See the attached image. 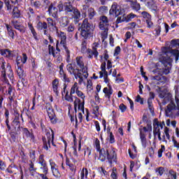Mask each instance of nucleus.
I'll return each instance as SVG.
<instances>
[{"label":"nucleus","instance_id":"nucleus-1","mask_svg":"<svg viewBox=\"0 0 179 179\" xmlns=\"http://www.w3.org/2000/svg\"><path fill=\"white\" fill-rule=\"evenodd\" d=\"M66 70L71 76H74V78L78 79V84L82 85L84 78L87 79L89 77L88 67L85 65L83 57L78 56L76 57V62L72 61L66 66Z\"/></svg>","mask_w":179,"mask_h":179},{"label":"nucleus","instance_id":"nucleus-2","mask_svg":"<svg viewBox=\"0 0 179 179\" xmlns=\"http://www.w3.org/2000/svg\"><path fill=\"white\" fill-rule=\"evenodd\" d=\"M94 146L96 152H99V160L104 162L108 160L110 165L117 162V150L113 148H102L100 146V141L96 138Z\"/></svg>","mask_w":179,"mask_h":179},{"label":"nucleus","instance_id":"nucleus-3","mask_svg":"<svg viewBox=\"0 0 179 179\" xmlns=\"http://www.w3.org/2000/svg\"><path fill=\"white\" fill-rule=\"evenodd\" d=\"M77 94V96L78 97H74L76 99V101H74V111L77 113V107L78 108L79 111H81L83 113H85V94L79 90V86L78 85V83H75L74 85L72 86L70 92V95H69V92L66 91V94L65 95V99L69 102L73 101V94Z\"/></svg>","mask_w":179,"mask_h":179},{"label":"nucleus","instance_id":"nucleus-4","mask_svg":"<svg viewBox=\"0 0 179 179\" xmlns=\"http://www.w3.org/2000/svg\"><path fill=\"white\" fill-rule=\"evenodd\" d=\"M109 15L117 17L116 21L117 24H121L124 22H129L137 17V15L133 13L125 16V10L116 2H114L111 6V8L109 10Z\"/></svg>","mask_w":179,"mask_h":179},{"label":"nucleus","instance_id":"nucleus-5","mask_svg":"<svg viewBox=\"0 0 179 179\" xmlns=\"http://www.w3.org/2000/svg\"><path fill=\"white\" fill-rule=\"evenodd\" d=\"M159 91L160 92L159 96L161 99H164V104H166L167 102L171 101L169 104L166 106V116L171 117L173 116V111L179 110V98L176 96L175 101L176 105L173 101H172V96L169 93H166L164 91H162L161 87H159Z\"/></svg>","mask_w":179,"mask_h":179},{"label":"nucleus","instance_id":"nucleus-6","mask_svg":"<svg viewBox=\"0 0 179 179\" xmlns=\"http://www.w3.org/2000/svg\"><path fill=\"white\" fill-rule=\"evenodd\" d=\"M95 27L93 24L89 22V20L85 18L79 27L78 30L80 32V36L85 39L87 40L93 36Z\"/></svg>","mask_w":179,"mask_h":179},{"label":"nucleus","instance_id":"nucleus-7","mask_svg":"<svg viewBox=\"0 0 179 179\" xmlns=\"http://www.w3.org/2000/svg\"><path fill=\"white\" fill-rule=\"evenodd\" d=\"M50 131H46V137H42L43 148H44L47 151L49 150L50 148H51V143L53 146H56L54 143V137L55 136V134L54 133V130H52V129H50Z\"/></svg>","mask_w":179,"mask_h":179},{"label":"nucleus","instance_id":"nucleus-8","mask_svg":"<svg viewBox=\"0 0 179 179\" xmlns=\"http://www.w3.org/2000/svg\"><path fill=\"white\" fill-rule=\"evenodd\" d=\"M165 125L164 121L162 122H159L158 121L157 118H155L153 120V134L155 138L157 136L159 141H165L166 140V136L164 135L162 136V138L161 137V129H163L164 126Z\"/></svg>","mask_w":179,"mask_h":179},{"label":"nucleus","instance_id":"nucleus-9","mask_svg":"<svg viewBox=\"0 0 179 179\" xmlns=\"http://www.w3.org/2000/svg\"><path fill=\"white\" fill-rule=\"evenodd\" d=\"M59 38L60 39V45L63 46L66 52V61L68 64L71 62V52L69 50L66 44V34L64 31H60L59 34H57Z\"/></svg>","mask_w":179,"mask_h":179},{"label":"nucleus","instance_id":"nucleus-10","mask_svg":"<svg viewBox=\"0 0 179 179\" xmlns=\"http://www.w3.org/2000/svg\"><path fill=\"white\" fill-rule=\"evenodd\" d=\"M1 81L3 83L0 84V95H11L14 88L10 85L8 78L5 79L1 78Z\"/></svg>","mask_w":179,"mask_h":179},{"label":"nucleus","instance_id":"nucleus-11","mask_svg":"<svg viewBox=\"0 0 179 179\" xmlns=\"http://www.w3.org/2000/svg\"><path fill=\"white\" fill-rule=\"evenodd\" d=\"M45 107V110L50 122L52 124H57V115H55V111L54 110V108H52L51 103H46Z\"/></svg>","mask_w":179,"mask_h":179},{"label":"nucleus","instance_id":"nucleus-12","mask_svg":"<svg viewBox=\"0 0 179 179\" xmlns=\"http://www.w3.org/2000/svg\"><path fill=\"white\" fill-rule=\"evenodd\" d=\"M17 76L21 79V81H19L17 84V87H19V89L20 88L23 89L24 87L27 86V81L25 79L26 75L23 70V66L17 67Z\"/></svg>","mask_w":179,"mask_h":179},{"label":"nucleus","instance_id":"nucleus-13","mask_svg":"<svg viewBox=\"0 0 179 179\" xmlns=\"http://www.w3.org/2000/svg\"><path fill=\"white\" fill-rule=\"evenodd\" d=\"M161 62L164 66L162 70L163 74L166 76L169 75L171 70L172 59L170 57H164Z\"/></svg>","mask_w":179,"mask_h":179},{"label":"nucleus","instance_id":"nucleus-14","mask_svg":"<svg viewBox=\"0 0 179 179\" xmlns=\"http://www.w3.org/2000/svg\"><path fill=\"white\" fill-rule=\"evenodd\" d=\"M48 13L50 17H53L54 19L57 20L58 18V8L54 3H51L50 5L48 6Z\"/></svg>","mask_w":179,"mask_h":179},{"label":"nucleus","instance_id":"nucleus-15","mask_svg":"<svg viewBox=\"0 0 179 179\" xmlns=\"http://www.w3.org/2000/svg\"><path fill=\"white\" fill-rule=\"evenodd\" d=\"M59 78L61 80L64 82L65 83H71V78L69 77V76L66 73V72L64 71V64L62 63L59 66Z\"/></svg>","mask_w":179,"mask_h":179},{"label":"nucleus","instance_id":"nucleus-16","mask_svg":"<svg viewBox=\"0 0 179 179\" xmlns=\"http://www.w3.org/2000/svg\"><path fill=\"white\" fill-rule=\"evenodd\" d=\"M48 52L49 55H52L54 58H57L59 63H60L61 61H62V58L60 53L55 52V48H54V47H52L51 45H48Z\"/></svg>","mask_w":179,"mask_h":179},{"label":"nucleus","instance_id":"nucleus-17","mask_svg":"<svg viewBox=\"0 0 179 179\" xmlns=\"http://www.w3.org/2000/svg\"><path fill=\"white\" fill-rule=\"evenodd\" d=\"M47 22L48 27L51 31L54 32L58 31V29L57 27V22H55V20H52V18L51 17H48Z\"/></svg>","mask_w":179,"mask_h":179},{"label":"nucleus","instance_id":"nucleus-18","mask_svg":"<svg viewBox=\"0 0 179 179\" xmlns=\"http://www.w3.org/2000/svg\"><path fill=\"white\" fill-rule=\"evenodd\" d=\"M6 62L3 59L0 60V65H1L0 75H1V79H4V80H6V78H6Z\"/></svg>","mask_w":179,"mask_h":179},{"label":"nucleus","instance_id":"nucleus-19","mask_svg":"<svg viewBox=\"0 0 179 179\" xmlns=\"http://www.w3.org/2000/svg\"><path fill=\"white\" fill-rule=\"evenodd\" d=\"M0 54L5 58H8V59H13L15 56L14 54L9 49H1L0 50Z\"/></svg>","mask_w":179,"mask_h":179},{"label":"nucleus","instance_id":"nucleus-20","mask_svg":"<svg viewBox=\"0 0 179 179\" xmlns=\"http://www.w3.org/2000/svg\"><path fill=\"white\" fill-rule=\"evenodd\" d=\"M152 80L158 81L157 84L160 85L161 83L162 84L166 83V82L168 81V78L164 76H152Z\"/></svg>","mask_w":179,"mask_h":179},{"label":"nucleus","instance_id":"nucleus-21","mask_svg":"<svg viewBox=\"0 0 179 179\" xmlns=\"http://www.w3.org/2000/svg\"><path fill=\"white\" fill-rule=\"evenodd\" d=\"M11 23L13 25L14 28L18 30L20 33H25L26 28L24 27V26L20 24L17 20H13Z\"/></svg>","mask_w":179,"mask_h":179},{"label":"nucleus","instance_id":"nucleus-22","mask_svg":"<svg viewBox=\"0 0 179 179\" xmlns=\"http://www.w3.org/2000/svg\"><path fill=\"white\" fill-rule=\"evenodd\" d=\"M23 131V134L26 136L27 138H30L33 143L36 142L35 136L33 132H30L27 127H22Z\"/></svg>","mask_w":179,"mask_h":179},{"label":"nucleus","instance_id":"nucleus-23","mask_svg":"<svg viewBox=\"0 0 179 179\" xmlns=\"http://www.w3.org/2000/svg\"><path fill=\"white\" fill-rule=\"evenodd\" d=\"M59 79L58 78H55L53 81L52 82V88L53 92L58 96L59 95V91H58V87H59Z\"/></svg>","mask_w":179,"mask_h":179},{"label":"nucleus","instance_id":"nucleus-24","mask_svg":"<svg viewBox=\"0 0 179 179\" xmlns=\"http://www.w3.org/2000/svg\"><path fill=\"white\" fill-rule=\"evenodd\" d=\"M73 12V18L74 19V24H77L79 23L80 19L81 17L80 12L77 8H74Z\"/></svg>","mask_w":179,"mask_h":179},{"label":"nucleus","instance_id":"nucleus-25","mask_svg":"<svg viewBox=\"0 0 179 179\" xmlns=\"http://www.w3.org/2000/svg\"><path fill=\"white\" fill-rule=\"evenodd\" d=\"M28 28H29V31H31V33L32 34L34 39H35L36 41H38V34L35 28L34 27L33 24L31 22H28Z\"/></svg>","mask_w":179,"mask_h":179},{"label":"nucleus","instance_id":"nucleus-26","mask_svg":"<svg viewBox=\"0 0 179 179\" xmlns=\"http://www.w3.org/2000/svg\"><path fill=\"white\" fill-rule=\"evenodd\" d=\"M36 29L39 31H41L43 29H48V23L46 22H38L37 24H36Z\"/></svg>","mask_w":179,"mask_h":179},{"label":"nucleus","instance_id":"nucleus-27","mask_svg":"<svg viewBox=\"0 0 179 179\" xmlns=\"http://www.w3.org/2000/svg\"><path fill=\"white\" fill-rule=\"evenodd\" d=\"M7 69H8L7 72V76L9 78V80L11 81V83H13L14 74H13V70L11 69L10 64H8Z\"/></svg>","mask_w":179,"mask_h":179},{"label":"nucleus","instance_id":"nucleus-28","mask_svg":"<svg viewBox=\"0 0 179 179\" xmlns=\"http://www.w3.org/2000/svg\"><path fill=\"white\" fill-rule=\"evenodd\" d=\"M12 15H13V18L14 19H19L21 17L20 10L16 6L13 8Z\"/></svg>","mask_w":179,"mask_h":179},{"label":"nucleus","instance_id":"nucleus-29","mask_svg":"<svg viewBox=\"0 0 179 179\" xmlns=\"http://www.w3.org/2000/svg\"><path fill=\"white\" fill-rule=\"evenodd\" d=\"M41 167L40 169L42 171L43 173L48 174L49 173V168L47 162L40 164Z\"/></svg>","mask_w":179,"mask_h":179},{"label":"nucleus","instance_id":"nucleus-30","mask_svg":"<svg viewBox=\"0 0 179 179\" xmlns=\"http://www.w3.org/2000/svg\"><path fill=\"white\" fill-rule=\"evenodd\" d=\"M89 171L87 168L83 167L80 172V179H87Z\"/></svg>","mask_w":179,"mask_h":179},{"label":"nucleus","instance_id":"nucleus-31","mask_svg":"<svg viewBox=\"0 0 179 179\" xmlns=\"http://www.w3.org/2000/svg\"><path fill=\"white\" fill-rule=\"evenodd\" d=\"M103 93L106 94V96L108 99H110V96H111L112 94H113V89H112L111 86L109 85V89H108L107 87H105V88L103 90Z\"/></svg>","mask_w":179,"mask_h":179},{"label":"nucleus","instance_id":"nucleus-32","mask_svg":"<svg viewBox=\"0 0 179 179\" xmlns=\"http://www.w3.org/2000/svg\"><path fill=\"white\" fill-rule=\"evenodd\" d=\"M6 29H7V31H8V36L11 38H14V36H15V34H14V31L13 29V27L8 24H6Z\"/></svg>","mask_w":179,"mask_h":179},{"label":"nucleus","instance_id":"nucleus-33","mask_svg":"<svg viewBox=\"0 0 179 179\" xmlns=\"http://www.w3.org/2000/svg\"><path fill=\"white\" fill-rule=\"evenodd\" d=\"M69 24V20L67 17H62V20H60V25L62 27H66Z\"/></svg>","mask_w":179,"mask_h":179},{"label":"nucleus","instance_id":"nucleus-34","mask_svg":"<svg viewBox=\"0 0 179 179\" xmlns=\"http://www.w3.org/2000/svg\"><path fill=\"white\" fill-rule=\"evenodd\" d=\"M170 52H171V55H172L174 57L176 62H177L179 59V50H171Z\"/></svg>","mask_w":179,"mask_h":179},{"label":"nucleus","instance_id":"nucleus-35","mask_svg":"<svg viewBox=\"0 0 179 179\" xmlns=\"http://www.w3.org/2000/svg\"><path fill=\"white\" fill-rule=\"evenodd\" d=\"M140 138L143 145H146V135L142 132V130L140 131Z\"/></svg>","mask_w":179,"mask_h":179},{"label":"nucleus","instance_id":"nucleus-36","mask_svg":"<svg viewBox=\"0 0 179 179\" xmlns=\"http://www.w3.org/2000/svg\"><path fill=\"white\" fill-rule=\"evenodd\" d=\"M13 123L17 127V131L20 130L22 127H20V117H15Z\"/></svg>","mask_w":179,"mask_h":179},{"label":"nucleus","instance_id":"nucleus-37","mask_svg":"<svg viewBox=\"0 0 179 179\" xmlns=\"http://www.w3.org/2000/svg\"><path fill=\"white\" fill-rule=\"evenodd\" d=\"M74 8H73L72 5H71L70 3H68V4L65 5L64 10H65V12L69 13L70 12H73L74 10Z\"/></svg>","mask_w":179,"mask_h":179},{"label":"nucleus","instance_id":"nucleus-38","mask_svg":"<svg viewBox=\"0 0 179 179\" xmlns=\"http://www.w3.org/2000/svg\"><path fill=\"white\" fill-rule=\"evenodd\" d=\"M49 164L50 166L51 171L58 168V166L52 159H49Z\"/></svg>","mask_w":179,"mask_h":179},{"label":"nucleus","instance_id":"nucleus-39","mask_svg":"<svg viewBox=\"0 0 179 179\" xmlns=\"http://www.w3.org/2000/svg\"><path fill=\"white\" fill-rule=\"evenodd\" d=\"M110 177L112 179H118L117 171L115 167H113Z\"/></svg>","mask_w":179,"mask_h":179},{"label":"nucleus","instance_id":"nucleus-40","mask_svg":"<svg viewBox=\"0 0 179 179\" xmlns=\"http://www.w3.org/2000/svg\"><path fill=\"white\" fill-rule=\"evenodd\" d=\"M87 43L85 40L83 41L82 43H81V52L83 53L87 51Z\"/></svg>","mask_w":179,"mask_h":179},{"label":"nucleus","instance_id":"nucleus-41","mask_svg":"<svg viewBox=\"0 0 179 179\" xmlns=\"http://www.w3.org/2000/svg\"><path fill=\"white\" fill-rule=\"evenodd\" d=\"M96 14V13L94 10V8H90V13H89V15H88L89 19L92 20L95 17Z\"/></svg>","mask_w":179,"mask_h":179},{"label":"nucleus","instance_id":"nucleus-42","mask_svg":"<svg viewBox=\"0 0 179 179\" xmlns=\"http://www.w3.org/2000/svg\"><path fill=\"white\" fill-rule=\"evenodd\" d=\"M131 6L133 9L136 10V12H138V10H141V4L138 3L137 1H136V3H131Z\"/></svg>","mask_w":179,"mask_h":179},{"label":"nucleus","instance_id":"nucleus-43","mask_svg":"<svg viewBox=\"0 0 179 179\" xmlns=\"http://www.w3.org/2000/svg\"><path fill=\"white\" fill-rule=\"evenodd\" d=\"M164 171H165V169H164V168L163 166H159V167H158V168L155 170V172H156L157 173H159V175L160 176H162L164 174Z\"/></svg>","mask_w":179,"mask_h":179},{"label":"nucleus","instance_id":"nucleus-44","mask_svg":"<svg viewBox=\"0 0 179 179\" xmlns=\"http://www.w3.org/2000/svg\"><path fill=\"white\" fill-rule=\"evenodd\" d=\"M29 158L33 161H36V151L34 150H29Z\"/></svg>","mask_w":179,"mask_h":179},{"label":"nucleus","instance_id":"nucleus-45","mask_svg":"<svg viewBox=\"0 0 179 179\" xmlns=\"http://www.w3.org/2000/svg\"><path fill=\"white\" fill-rule=\"evenodd\" d=\"M141 15L144 19L150 20L151 19V15L146 11H143Z\"/></svg>","mask_w":179,"mask_h":179},{"label":"nucleus","instance_id":"nucleus-46","mask_svg":"<svg viewBox=\"0 0 179 179\" xmlns=\"http://www.w3.org/2000/svg\"><path fill=\"white\" fill-rule=\"evenodd\" d=\"M52 175L56 177V178H58L60 176V173H59V169H58V167L52 170Z\"/></svg>","mask_w":179,"mask_h":179},{"label":"nucleus","instance_id":"nucleus-47","mask_svg":"<svg viewBox=\"0 0 179 179\" xmlns=\"http://www.w3.org/2000/svg\"><path fill=\"white\" fill-rule=\"evenodd\" d=\"M10 136L12 141L13 142H15L17 136V134L16 132L11 131V132H10Z\"/></svg>","mask_w":179,"mask_h":179},{"label":"nucleus","instance_id":"nucleus-48","mask_svg":"<svg viewBox=\"0 0 179 179\" xmlns=\"http://www.w3.org/2000/svg\"><path fill=\"white\" fill-rule=\"evenodd\" d=\"M44 157H45L44 155H39V157H38V164H41L46 162V161H45Z\"/></svg>","mask_w":179,"mask_h":179},{"label":"nucleus","instance_id":"nucleus-49","mask_svg":"<svg viewBox=\"0 0 179 179\" xmlns=\"http://www.w3.org/2000/svg\"><path fill=\"white\" fill-rule=\"evenodd\" d=\"M44 157H45L44 155H39V157H38V164H41L46 162V161H45Z\"/></svg>","mask_w":179,"mask_h":179},{"label":"nucleus","instance_id":"nucleus-50","mask_svg":"<svg viewBox=\"0 0 179 179\" xmlns=\"http://www.w3.org/2000/svg\"><path fill=\"white\" fill-rule=\"evenodd\" d=\"M94 125H95V128L96 130L99 132L100 131H101V127H100V122H99L98 120H94Z\"/></svg>","mask_w":179,"mask_h":179},{"label":"nucleus","instance_id":"nucleus-51","mask_svg":"<svg viewBox=\"0 0 179 179\" xmlns=\"http://www.w3.org/2000/svg\"><path fill=\"white\" fill-rule=\"evenodd\" d=\"M148 108L151 113H154V108L152 106V101L148 100Z\"/></svg>","mask_w":179,"mask_h":179},{"label":"nucleus","instance_id":"nucleus-52","mask_svg":"<svg viewBox=\"0 0 179 179\" xmlns=\"http://www.w3.org/2000/svg\"><path fill=\"white\" fill-rule=\"evenodd\" d=\"M162 148L159 150L158 151V157L162 158V153L165 151V146L162 145Z\"/></svg>","mask_w":179,"mask_h":179},{"label":"nucleus","instance_id":"nucleus-53","mask_svg":"<svg viewBox=\"0 0 179 179\" xmlns=\"http://www.w3.org/2000/svg\"><path fill=\"white\" fill-rule=\"evenodd\" d=\"M120 112L122 113H124L126 112L127 109V106H125L124 103H120Z\"/></svg>","mask_w":179,"mask_h":179},{"label":"nucleus","instance_id":"nucleus-54","mask_svg":"<svg viewBox=\"0 0 179 179\" xmlns=\"http://www.w3.org/2000/svg\"><path fill=\"white\" fill-rule=\"evenodd\" d=\"M101 20V23H103L105 24H108V17L106 16H101L100 18Z\"/></svg>","mask_w":179,"mask_h":179},{"label":"nucleus","instance_id":"nucleus-55","mask_svg":"<svg viewBox=\"0 0 179 179\" xmlns=\"http://www.w3.org/2000/svg\"><path fill=\"white\" fill-rule=\"evenodd\" d=\"M99 109H100V108L99 107V106H94L92 114L94 115H98Z\"/></svg>","mask_w":179,"mask_h":179},{"label":"nucleus","instance_id":"nucleus-56","mask_svg":"<svg viewBox=\"0 0 179 179\" xmlns=\"http://www.w3.org/2000/svg\"><path fill=\"white\" fill-rule=\"evenodd\" d=\"M22 63V61H21V57H17L16 58V64H17V67H22L23 66V64H21Z\"/></svg>","mask_w":179,"mask_h":179},{"label":"nucleus","instance_id":"nucleus-57","mask_svg":"<svg viewBox=\"0 0 179 179\" xmlns=\"http://www.w3.org/2000/svg\"><path fill=\"white\" fill-rule=\"evenodd\" d=\"M161 30H162V27L160 25H158L157 27H156V28L155 29V31L156 32L155 36H159L161 34Z\"/></svg>","mask_w":179,"mask_h":179},{"label":"nucleus","instance_id":"nucleus-58","mask_svg":"<svg viewBox=\"0 0 179 179\" xmlns=\"http://www.w3.org/2000/svg\"><path fill=\"white\" fill-rule=\"evenodd\" d=\"M108 136H109V142L110 143L113 144L115 142V137L113 134V133H110V134H108Z\"/></svg>","mask_w":179,"mask_h":179},{"label":"nucleus","instance_id":"nucleus-59","mask_svg":"<svg viewBox=\"0 0 179 179\" xmlns=\"http://www.w3.org/2000/svg\"><path fill=\"white\" fill-rule=\"evenodd\" d=\"M145 22L147 24V27L148 28H151L153 26V22L151 21V18L150 19H146Z\"/></svg>","mask_w":179,"mask_h":179},{"label":"nucleus","instance_id":"nucleus-60","mask_svg":"<svg viewBox=\"0 0 179 179\" xmlns=\"http://www.w3.org/2000/svg\"><path fill=\"white\" fill-rule=\"evenodd\" d=\"M23 58L21 57V61L22 64H25L27 63V61L28 59L27 55L25 53L22 54Z\"/></svg>","mask_w":179,"mask_h":179},{"label":"nucleus","instance_id":"nucleus-61","mask_svg":"<svg viewBox=\"0 0 179 179\" xmlns=\"http://www.w3.org/2000/svg\"><path fill=\"white\" fill-rule=\"evenodd\" d=\"M43 6L47 8L51 5V2L50 1V0H43Z\"/></svg>","mask_w":179,"mask_h":179},{"label":"nucleus","instance_id":"nucleus-62","mask_svg":"<svg viewBox=\"0 0 179 179\" xmlns=\"http://www.w3.org/2000/svg\"><path fill=\"white\" fill-rule=\"evenodd\" d=\"M164 133H165V135L166 136V139L169 140L170 139V134H169V127H165Z\"/></svg>","mask_w":179,"mask_h":179},{"label":"nucleus","instance_id":"nucleus-63","mask_svg":"<svg viewBox=\"0 0 179 179\" xmlns=\"http://www.w3.org/2000/svg\"><path fill=\"white\" fill-rule=\"evenodd\" d=\"M136 101L139 102L140 104H143V98H142L140 95H137Z\"/></svg>","mask_w":179,"mask_h":179},{"label":"nucleus","instance_id":"nucleus-64","mask_svg":"<svg viewBox=\"0 0 179 179\" xmlns=\"http://www.w3.org/2000/svg\"><path fill=\"white\" fill-rule=\"evenodd\" d=\"M121 51V48L120 46L116 47L115 50V53L114 55L117 56L120 53Z\"/></svg>","mask_w":179,"mask_h":179}]
</instances>
